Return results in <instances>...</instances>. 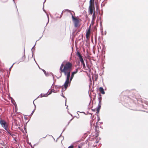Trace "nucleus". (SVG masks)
<instances>
[{"label": "nucleus", "mask_w": 148, "mask_h": 148, "mask_svg": "<svg viewBox=\"0 0 148 148\" xmlns=\"http://www.w3.org/2000/svg\"><path fill=\"white\" fill-rule=\"evenodd\" d=\"M72 66L71 63L69 62H63L61 65L60 68V73L62 75L63 73L65 75H66V81L64 85V88L66 89L69 83V80L70 77V73Z\"/></svg>", "instance_id": "1"}, {"label": "nucleus", "mask_w": 148, "mask_h": 148, "mask_svg": "<svg viewBox=\"0 0 148 148\" xmlns=\"http://www.w3.org/2000/svg\"><path fill=\"white\" fill-rule=\"evenodd\" d=\"M93 9L94 10L95 9L94 0H90L89 11L90 14L91 15L92 14Z\"/></svg>", "instance_id": "2"}, {"label": "nucleus", "mask_w": 148, "mask_h": 148, "mask_svg": "<svg viewBox=\"0 0 148 148\" xmlns=\"http://www.w3.org/2000/svg\"><path fill=\"white\" fill-rule=\"evenodd\" d=\"M0 124L3 128L6 131H7L8 124L5 120H3L1 117H0Z\"/></svg>", "instance_id": "3"}, {"label": "nucleus", "mask_w": 148, "mask_h": 148, "mask_svg": "<svg viewBox=\"0 0 148 148\" xmlns=\"http://www.w3.org/2000/svg\"><path fill=\"white\" fill-rule=\"evenodd\" d=\"M72 17L75 27H77L78 26L79 23V20L77 18L74 17L73 15Z\"/></svg>", "instance_id": "4"}, {"label": "nucleus", "mask_w": 148, "mask_h": 148, "mask_svg": "<svg viewBox=\"0 0 148 148\" xmlns=\"http://www.w3.org/2000/svg\"><path fill=\"white\" fill-rule=\"evenodd\" d=\"M90 27L86 32V37L87 39L89 38L90 37Z\"/></svg>", "instance_id": "5"}, {"label": "nucleus", "mask_w": 148, "mask_h": 148, "mask_svg": "<svg viewBox=\"0 0 148 148\" xmlns=\"http://www.w3.org/2000/svg\"><path fill=\"white\" fill-rule=\"evenodd\" d=\"M101 105L98 104V106L97 109H95V110L96 111V113L97 114L99 112V110L101 108Z\"/></svg>", "instance_id": "6"}, {"label": "nucleus", "mask_w": 148, "mask_h": 148, "mask_svg": "<svg viewBox=\"0 0 148 148\" xmlns=\"http://www.w3.org/2000/svg\"><path fill=\"white\" fill-rule=\"evenodd\" d=\"M99 90L100 92L102 94H105V92L104 89L102 87H100L99 88Z\"/></svg>", "instance_id": "7"}, {"label": "nucleus", "mask_w": 148, "mask_h": 148, "mask_svg": "<svg viewBox=\"0 0 148 148\" xmlns=\"http://www.w3.org/2000/svg\"><path fill=\"white\" fill-rule=\"evenodd\" d=\"M81 62V63L83 65V68L84 69H85L86 68V66L84 63V60H83V58L82 59H81L79 60Z\"/></svg>", "instance_id": "8"}, {"label": "nucleus", "mask_w": 148, "mask_h": 148, "mask_svg": "<svg viewBox=\"0 0 148 148\" xmlns=\"http://www.w3.org/2000/svg\"><path fill=\"white\" fill-rule=\"evenodd\" d=\"M96 17V16L95 15V12H94L92 16V21H95Z\"/></svg>", "instance_id": "9"}, {"label": "nucleus", "mask_w": 148, "mask_h": 148, "mask_svg": "<svg viewBox=\"0 0 148 148\" xmlns=\"http://www.w3.org/2000/svg\"><path fill=\"white\" fill-rule=\"evenodd\" d=\"M77 55L78 56V57L79 58V60L81 59L82 58V56H81V54H80V53L79 52L77 51Z\"/></svg>", "instance_id": "10"}, {"label": "nucleus", "mask_w": 148, "mask_h": 148, "mask_svg": "<svg viewBox=\"0 0 148 148\" xmlns=\"http://www.w3.org/2000/svg\"><path fill=\"white\" fill-rule=\"evenodd\" d=\"M25 54L22 57V58L21 59V61H23L25 59Z\"/></svg>", "instance_id": "11"}, {"label": "nucleus", "mask_w": 148, "mask_h": 148, "mask_svg": "<svg viewBox=\"0 0 148 148\" xmlns=\"http://www.w3.org/2000/svg\"><path fill=\"white\" fill-rule=\"evenodd\" d=\"M99 104L101 105V96H100L99 97Z\"/></svg>", "instance_id": "12"}, {"label": "nucleus", "mask_w": 148, "mask_h": 148, "mask_svg": "<svg viewBox=\"0 0 148 148\" xmlns=\"http://www.w3.org/2000/svg\"><path fill=\"white\" fill-rule=\"evenodd\" d=\"M78 71V69H77L75 71L73 72L72 73L73 74L75 75L77 73Z\"/></svg>", "instance_id": "13"}, {"label": "nucleus", "mask_w": 148, "mask_h": 148, "mask_svg": "<svg viewBox=\"0 0 148 148\" xmlns=\"http://www.w3.org/2000/svg\"><path fill=\"white\" fill-rule=\"evenodd\" d=\"M74 74H73L72 73L71 75V78H70V81H71L72 80V79L73 78V77L74 76Z\"/></svg>", "instance_id": "14"}, {"label": "nucleus", "mask_w": 148, "mask_h": 148, "mask_svg": "<svg viewBox=\"0 0 148 148\" xmlns=\"http://www.w3.org/2000/svg\"><path fill=\"white\" fill-rule=\"evenodd\" d=\"M83 145H79L77 146V148H83Z\"/></svg>", "instance_id": "15"}, {"label": "nucleus", "mask_w": 148, "mask_h": 148, "mask_svg": "<svg viewBox=\"0 0 148 148\" xmlns=\"http://www.w3.org/2000/svg\"><path fill=\"white\" fill-rule=\"evenodd\" d=\"M10 135H11L13 138H16V135L15 134H10Z\"/></svg>", "instance_id": "16"}, {"label": "nucleus", "mask_w": 148, "mask_h": 148, "mask_svg": "<svg viewBox=\"0 0 148 148\" xmlns=\"http://www.w3.org/2000/svg\"><path fill=\"white\" fill-rule=\"evenodd\" d=\"M74 146L73 145H71V146L69 147L68 148H73Z\"/></svg>", "instance_id": "17"}, {"label": "nucleus", "mask_w": 148, "mask_h": 148, "mask_svg": "<svg viewBox=\"0 0 148 148\" xmlns=\"http://www.w3.org/2000/svg\"><path fill=\"white\" fill-rule=\"evenodd\" d=\"M7 132H8V133L10 134H10H12V133H11L10 132H9L8 130V129H7Z\"/></svg>", "instance_id": "18"}, {"label": "nucleus", "mask_w": 148, "mask_h": 148, "mask_svg": "<svg viewBox=\"0 0 148 148\" xmlns=\"http://www.w3.org/2000/svg\"><path fill=\"white\" fill-rule=\"evenodd\" d=\"M43 96H42V94H41V97H43Z\"/></svg>", "instance_id": "19"}]
</instances>
